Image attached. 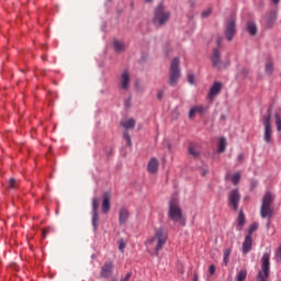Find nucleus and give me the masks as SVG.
Masks as SVG:
<instances>
[{
  "label": "nucleus",
  "mask_w": 281,
  "mask_h": 281,
  "mask_svg": "<svg viewBox=\"0 0 281 281\" xmlns=\"http://www.w3.org/2000/svg\"><path fill=\"white\" fill-rule=\"evenodd\" d=\"M273 201H276V195L271 192H266L262 202H261V207H260V216L261 218H268V225L271 223V218H273Z\"/></svg>",
  "instance_id": "obj_1"
},
{
  "label": "nucleus",
  "mask_w": 281,
  "mask_h": 281,
  "mask_svg": "<svg viewBox=\"0 0 281 281\" xmlns=\"http://www.w3.org/2000/svg\"><path fill=\"white\" fill-rule=\"evenodd\" d=\"M168 218L173 221V223H181L183 218V211L179 206V199L177 196H172L169 201Z\"/></svg>",
  "instance_id": "obj_2"
},
{
  "label": "nucleus",
  "mask_w": 281,
  "mask_h": 281,
  "mask_svg": "<svg viewBox=\"0 0 281 281\" xmlns=\"http://www.w3.org/2000/svg\"><path fill=\"white\" fill-rule=\"evenodd\" d=\"M179 65H181V59L175 57L169 68V87H177L179 85V79L181 78V68H179Z\"/></svg>",
  "instance_id": "obj_3"
},
{
  "label": "nucleus",
  "mask_w": 281,
  "mask_h": 281,
  "mask_svg": "<svg viewBox=\"0 0 281 281\" xmlns=\"http://www.w3.org/2000/svg\"><path fill=\"white\" fill-rule=\"evenodd\" d=\"M168 240V234L164 231V228H157L155 235L149 240V245L155 247L156 256L164 249V245H166Z\"/></svg>",
  "instance_id": "obj_4"
},
{
  "label": "nucleus",
  "mask_w": 281,
  "mask_h": 281,
  "mask_svg": "<svg viewBox=\"0 0 281 281\" xmlns=\"http://www.w3.org/2000/svg\"><path fill=\"white\" fill-rule=\"evenodd\" d=\"M271 256L269 252H265L261 257V269L257 274L256 281H267L269 280V276L271 273Z\"/></svg>",
  "instance_id": "obj_5"
},
{
  "label": "nucleus",
  "mask_w": 281,
  "mask_h": 281,
  "mask_svg": "<svg viewBox=\"0 0 281 281\" xmlns=\"http://www.w3.org/2000/svg\"><path fill=\"white\" fill-rule=\"evenodd\" d=\"M170 20V13L166 11V7L164 4H159L155 10L154 23L158 25H166Z\"/></svg>",
  "instance_id": "obj_6"
},
{
  "label": "nucleus",
  "mask_w": 281,
  "mask_h": 281,
  "mask_svg": "<svg viewBox=\"0 0 281 281\" xmlns=\"http://www.w3.org/2000/svg\"><path fill=\"white\" fill-rule=\"evenodd\" d=\"M262 124H263V139L266 144L271 143V137L273 135V130H271V114H268L262 117Z\"/></svg>",
  "instance_id": "obj_7"
},
{
  "label": "nucleus",
  "mask_w": 281,
  "mask_h": 281,
  "mask_svg": "<svg viewBox=\"0 0 281 281\" xmlns=\"http://www.w3.org/2000/svg\"><path fill=\"white\" fill-rule=\"evenodd\" d=\"M239 203L240 192H238V189H234L228 193V207H232L234 212H237Z\"/></svg>",
  "instance_id": "obj_8"
},
{
  "label": "nucleus",
  "mask_w": 281,
  "mask_h": 281,
  "mask_svg": "<svg viewBox=\"0 0 281 281\" xmlns=\"http://www.w3.org/2000/svg\"><path fill=\"white\" fill-rule=\"evenodd\" d=\"M100 207V200L98 198H93L92 200V227L94 232H98V223L100 217L98 216V209Z\"/></svg>",
  "instance_id": "obj_9"
},
{
  "label": "nucleus",
  "mask_w": 281,
  "mask_h": 281,
  "mask_svg": "<svg viewBox=\"0 0 281 281\" xmlns=\"http://www.w3.org/2000/svg\"><path fill=\"white\" fill-rule=\"evenodd\" d=\"M225 36L227 41H234V36H236V19L231 18L226 24Z\"/></svg>",
  "instance_id": "obj_10"
},
{
  "label": "nucleus",
  "mask_w": 281,
  "mask_h": 281,
  "mask_svg": "<svg viewBox=\"0 0 281 281\" xmlns=\"http://www.w3.org/2000/svg\"><path fill=\"white\" fill-rule=\"evenodd\" d=\"M119 87L123 91H128V89L131 88V74L128 72V70H124L121 74V77L119 80Z\"/></svg>",
  "instance_id": "obj_11"
},
{
  "label": "nucleus",
  "mask_w": 281,
  "mask_h": 281,
  "mask_svg": "<svg viewBox=\"0 0 281 281\" xmlns=\"http://www.w3.org/2000/svg\"><path fill=\"white\" fill-rule=\"evenodd\" d=\"M223 90V83L221 81H215L207 94L209 100H211V102L214 100V98L216 95H218V93H221V91Z\"/></svg>",
  "instance_id": "obj_12"
},
{
  "label": "nucleus",
  "mask_w": 281,
  "mask_h": 281,
  "mask_svg": "<svg viewBox=\"0 0 281 281\" xmlns=\"http://www.w3.org/2000/svg\"><path fill=\"white\" fill-rule=\"evenodd\" d=\"M211 61L215 69H221L223 67V61L221 60V50L218 48L213 49Z\"/></svg>",
  "instance_id": "obj_13"
},
{
  "label": "nucleus",
  "mask_w": 281,
  "mask_h": 281,
  "mask_svg": "<svg viewBox=\"0 0 281 281\" xmlns=\"http://www.w3.org/2000/svg\"><path fill=\"white\" fill-rule=\"evenodd\" d=\"M113 261L105 262L101 268L100 276L105 279L111 278L113 276Z\"/></svg>",
  "instance_id": "obj_14"
},
{
  "label": "nucleus",
  "mask_w": 281,
  "mask_h": 281,
  "mask_svg": "<svg viewBox=\"0 0 281 281\" xmlns=\"http://www.w3.org/2000/svg\"><path fill=\"white\" fill-rule=\"evenodd\" d=\"M110 210H111V191H106L103 193L102 212L103 214H109Z\"/></svg>",
  "instance_id": "obj_15"
},
{
  "label": "nucleus",
  "mask_w": 281,
  "mask_h": 281,
  "mask_svg": "<svg viewBox=\"0 0 281 281\" xmlns=\"http://www.w3.org/2000/svg\"><path fill=\"white\" fill-rule=\"evenodd\" d=\"M128 218H131V213L128 212V209L121 207L119 211V224L120 225H126L128 223Z\"/></svg>",
  "instance_id": "obj_16"
},
{
  "label": "nucleus",
  "mask_w": 281,
  "mask_h": 281,
  "mask_svg": "<svg viewBox=\"0 0 281 281\" xmlns=\"http://www.w3.org/2000/svg\"><path fill=\"white\" fill-rule=\"evenodd\" d=\"M159 170V160L157 158H151L147 165V171L149 175H155Z\"/></svg>",
  "instance_id": "obj_17"
},
{
  "label": "nucleus",
  "mask_w": 281,
  "mask_h": 281,
  "mask_svg": "<svg viewBox=\"0 0 281 281\" xmlns=\"http://www.w3.org/2000/svg\"><path fill=\"white\" fill-rule=\"evenodd\" d=\"M205 108H203V105H195L193 108L190 109L189 111V120H194V116L196 115V113H204Z\"/></svg>",
  "instance_id": "obj_18"
},
{
  "label": "nucleus",
  "mask_w": 281,
  "mask_h": 281,
  "mask_svg": "<svg viewBox=\"0 0 281 281\" xmlns=\"http://www.w3.org/2000/svg\"><path fill=\"white\" fill-rule=\"evenodd\" d=\"M135 119H127V120H123L121 122V126H123V128H125V131H133V128H135Z\"/></svg>",
  "instance_id": "obj_19"
},
{
  "label": "nucleus",
  "mask_w": 281,
  "mask_h": 281,
  "mask_svg": "<svg viewBox=\"0 0 281 281\" xmlns=\"http://www.w3.org/2000/svg\"><path fill=\"white\" fill-rule=\"evenodd\" d=\"M251 245H252V237L250 235H247L243 244L244 254H249V251H251Z\"/></svg>",
  "instance_id": "obj_20"
},
{
  "label": "nucleus",
  "mask_w": 281,
  "mask_h": 281,
  "mask_svg": "<svg viewBox=\"0 0 281 281\" xmlns=\"http://www.w3.org/2000/svg\"><path fill=\"white\" fill-rule=\"evenodd\" d=\"M245 213L241 211H239L238 217H237V226H236V231L237 232H241L243 227L245 226Z\"/></svg>",
  "instance_id": "obj_21"
},
{
  "label": "nucleus",
  "mask_w": 281,
  "mask_h": 281,
  "mask_svg": "<svg viewBox=\"0 0 281 281\" xmlns=\"http://www.w3.org/2000/svg\"><path fill=\"white\" fill-rule=\"evenodd\" d=\"M247 30H248L250 36H256V34L258 32V27L256 26V23H254V22H248Z\"/></svg>",
  "instance_id": "obj_22"
},
{
  "label": "nucleus",
  "mask_w": 281,
  "mask_h": 281,
  "mask_svg": "<svg viewBox=\"0 0 281 281\" xmlns=\"http://www.w3.org/2000/svg\"><path fill=\"white\" fill-rule=\"evenodd\" d=\"M115 52H124L126 49V45H124V42L114 40L113 42Z\"/></svg>",
  "instance_id": "obj_23"
},
{
  "label": "nucleus",
  "mask_w": 281,
  "mask_h": 281,
  "mask_svg": "<svg viewBox=\"0 0 281 281\" xmlns=\"http://www.w3.org/2000/svg\"><path fill=\"white\" fill-rule=\"evenodd\" d=\"M225 148H227V139H225V137H221L217 147V153H225Z\"/></svg>",
  "instance_id": "obj_24"
},
{
  "label": "nucleus",
  "mask_w": 281,
  "mask_h": 281,
  "mask_svg": "<svg viewBox=\"0 0 281 281\" xmlns=\"http://www.w3.org/2000/svg\"><path fill=\"white\" fill-rule=\"evenodd\" d=\"M231 255H232V248H228V249L224 250L223 262H224L225 267H227V265H229V256Z\"/></svg>",
  "instance_id": "obj_25"
},
{
  "label": "nucleus",
  "mask_w": 281,
  "mask_h": 281,
  "mask_svg": "<svg viewBox=\"0 0 281 281\" xmlns=\"http://www.w3.org/2000/svg\"><path fill=\"white\" fill-rule=\"evenodd\" d=\"M265 71L268 76H271V74H273V63L272 61H268L266 64V68Z\"/></svg>",
  "instance_id": "obj_26"
},
{
  "label": "nucleus",
  "mask_w": 281,
  "mask_h": 281,
  "mask_svg": "<svg viewBox=\"0 0 281 281\" xmlns=\"http://www.w3.org/2000/svg\"><path fill=\"white\" fill-rule=\"evenodd\" d=\"M247 279V270H240L237 274V281H245Z\"/></svg>",
  "instance_id": "obj_27"
},
{
  "label": "nucleus",
  "mask_w": 281,
  "mask_h": 281,
  "mask_svg": "<svg viewBox=\"0 0 281 281\" xmlns=\"http://www.w3.org/2000/svg\"><path fill=\"white\" fill-rule=\"evenodd\" d=\"M19 187V181H16V179H14V178H11L10 180H9V188H11L12 190H14L15 188H18Z\"/></svg>",
  "instance_id": "obj_28"
},
{
  "label": "nucleus",
  "mask_w": 281,
  "mask_h": 281,
  "mask_svg": "<svg viewBox=\"0 0 281 281\" xmlns=\"http://www.w3.org/2000/svg\"><path fill=\"white\" fill-rule=\"evenodd\" d=\"M123 138L125 139V142H126V144L128 145V146H132V140H131V134H128V132L127 131H125L124 133H123Z\"/></svg>",
  "instance_id": "obj_29"
},
{
  "label": "nucleus",
  "mask_w": 281,
  "mask_h": 281,
  "mask_svg": "<svg viewBox=\"0 0 281 281\" xmlns=\"http://www.w3.org/2000/svg\"><path fill=\"white\" fill-rule=\"evenodd\" d=\"M232 181H233L234 186H238V183L240 182V173L233 175Z\"/></svg>",
  "instance_id": "obj_30"
},
{
  "label": "nucleus",
  "mask_w": 281,
  "mask_h": 281,
  "mask_svg": "<svg viewBox=\"0 0 281 281\" xmlns=\"http://www.w3.org/2000/svg\"><path fill=\"white\" fill-rule=\"evenodd\" d=\"M257 229H258V223L251 224V226L249 227L247 236H252L254 232H256Z\"/></svg>",
  "instance_id": "obj_31"
},
{
  "label": "nucleus",
  "mask_w": 281,
  "mask_h": 281,
  "mask_svg": "<svg viewBox=\"0 0 281 281\" xmlns=\"http://www.w3.org/2000/svg\"><path fill=\"white\" fill-rule=\"evenodd\" d=\"M189 154H191L192 157H199V150L194 146L189 147Z\"/></svg>",
  "instance_id": "obj_32"
},
{
  "label": "nucleus",
  "mask_w": 281,
  "mask_h": 281,
  "mask_svg": "<svg viewBox=\"0 0 281 281\" xmlns=\"http://www.w3.org/2000/svg\"><path fill=\"white\" fill-rule=\"evenodd\" d=\"M276 124H277V131H281V119H280V114H276Z\"/></svg>",
  "instance_id": "obj_33"
},
{
  "label": "nucleus",
  "mask_w": 281,
  "mask_h": 281,
  "mask_svg": "<svg viewBox=\"0 0 281 281\" xmlns=\"http://www.w3.org/2000/svg\"><path fill=\"white\" fill-rule=\"evenodd\" d=\"M125 248H126V241L124 239H120V241H119V250L120 251H124Z\"/></svg>",
  "instance_id": "obj_34"
},
{
  "label": "nucleus",
  "mask_w": 281,
  "mask_h": 281,
  "mask_svg": "<svg viewBox=\"0 0 281 281\" xmlns=\"http://www.w3.org/2000/svg\"><path fill=\"white\" fill-rule=\"evenodd\" d=\"M212 14V9L205 10L202 12V19H207Z\"/></svg>",
  "instance_id": "obj_35"
},
{
  "label": "nucleus",
  "mask_w": 281,
  "mask_h": 281,
  "mask_svg": "<svg viewBox=\"0 0 281 281\" xmlns=\"http://www.w3.org/2000/svg\"><path fill=\"white\" fill-rule=\"evenodd\" d=\"M165 93H166V92H165L164 89L159 90L158 93H157V100H164V94H165Z\"/></svg>",
  "instance_id": "obj_36"
},
{
  "label": "nucleus",
  "mask_w": 281,
  "mask_h": 281,
  "mask_svg": "<svg viewBox=\"0 0 281 281\" xmlns=\"http://www.w3.org/2000/svg\"><path fill=\"white\" fill-rule=\"evenodd\" d=\"M209 273L211 276H214V273H216V267H214V265H211L210 268H209Z\"/></svg>",
  "instance_id": "obj_37"
},
{
  "label": "nucleus",
  "mask_w": 281,
  "mask_h": 281,
  "mask_svg": "<svg viewBox=\"0 0 281 281\" xmlns=\"http://www.w3.org/2000/svg\"><path fill=\"white\" fill-rule=\"evenodd\" d=\"M188 82L189 85H194V75L192 74L188 75Z\"/></svg>",
  "instance_id": "obj_38"
},
{
  "label": "nucleus",
  "mask_w": 281,
  "mask_h": 281,
  "mask_svg": "<svg viewBox=\"0 0 281 281\" xmlns=\"http://www.w3.org/2000/svg\"><path fill=\"white\" fill-rule=\"evenodd\" d=\"M216 45H217L216 49H218V47L223 45V37H217Z\"/></svg>",
  "instance_id": "obj_39"
},
{
  "label": "nucleus",
  "mask_w": 281,
  "mask_h": 281,
  "mask_svg": "<svg viewBox=\"0 0 281 281\" xmlns=\"http://www.w3.org/2000/svg\"><path fill=\"white\" fill-rule=\"evenodd\" d=\"M131 276H132V273L131 272H128L127 274H125V277L124 278H122L120 281H128V280H131Z\"/></svg>",
  "instance_id": "obj_40"
},
{
  "label": "nucleus",
  "mask_w": 281,
  "mask_h": 281,
  "mask_svg": "<svg viewBox=\"0 0 281 281\" xmlns=\"http://www.w3.org/2000/svg\"><path fill=\"white\" fill-rule=\"evenodd\" d=\"M237 159L238 161H243L245 159V154H239Z\"/></svg>",
  "instance_id": "obj_41"
},
{
  "label": "nucleus",
  "mask_w": 281,
  "mask_h": 281,
  "mask_svg": "<svg viewBox=\"0 0 281 281\" xmlns=\"http://www.w3.org/2000/svg\"><path fill=\"white\" fill-rule=\"evenodd\" d=\"M193 281H199V276L194 274Z\"/></svg>",
  "instance_id": "obj_42"
},
{
  "label": "nucleus",
  "mask_w": 281,
  "mask_h": 281,
  "mask_svg": "<svg viewBox=\"0 0 281 281\" xmlns=\"http://www.w3.org/2000/svg\"><path fill=\"white\" fill-rule=\"evenodd\" d=\"M272 3L277 5V3H280V0H272Z\"/></svg>",
  "instance_id": "obj_43"
},
{
  "label": "nucleus",
  "mask_w": 281,
  "mask_h": 281,
  "mask_svg": "<svg viewBox=\"0 0 281 281\" xmlns=\"http://www.w3.org/2000/svg\"><path fill=\"white\" fill-rule=\"evenodd\" d=\"M146 3H153V0H145Z\"/></svg>",
  "instance_id": "obj_44"
},
{
  "label": "nucleus",
  "mask_w": 281,
  "mask_h": 281,
  "mask_svg": "<svg viewBox=\"0 0 281 281\" xmlns=\"http://www.w3.org/2000/svg\"><path fill=\"white\" fill-rule=\"evenodd\" d=\"M45 234H46V232H45V231H43V236H44V238H45Z\"/></svg>",
  "instance_id": "obj_45"
}]
</instances>
